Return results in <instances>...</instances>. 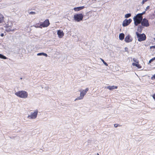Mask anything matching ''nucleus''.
I'll return each mask as SVG.
<instances>
[{"instance_id":"1","label":"nucleus","mask_w":155,"mask_h":155,"mask_svg":"<svg viewBox=\"0 0 155 155\" xmlns=\"http://www.w3.org/2000/svg\"><path fill=\"white\" fill-rule=\"evenodd\" d=\"M15 94L18 97L21 98H25L27 97L28 93L24 91H18L15 93Z\"/></svg>"},{"instance_id":"2","label":"nucleus","mask_w":155,"mask_h":155,"mask_svg":"<svg viewBox=\"0 0 155 155\" xmlns=\"http://www.w3.org/2000/svg\"><path fill=\"white\" fill-rule=\"evenodd\" d=\"M143 17L139 16H137V15L135 16L134 18V24L135 26H137L138 24L141 23Z\"/></svg>"},{"instance_id":"3","label":"nucleus","mask_w":155,"mask_h":155,"mask_svg":"<svg viewBox=\"0 0 155 155\" xmlns=\"http://www.w3.org/2000/svg\"><path fill=\"white\" fill-rule=\"evenodd\" d=\"M83 17V15L82 14L80 13L74 15V18L75 21L79 22L82 20Z\"/></svg>"},{"instance_id":"4","label":"nucleus","mask_w":155,"mask_h":155,"mask_svg":"<svg viewBox=\"0 0 155 155\" xmlns=\"http://www.w3.org/2000/svg\"><path fill=\"white\" fill-rule=\"evenodd\" d=\"M136 34L138 38V40L139 41H141L145 40L146 36L144 34H140L137 32H136Z\"/></svg>"},{"instance_id":"5","label":"nucleus","mask_w":155,"mask_h":155,"mask_svg":"<svg viewBox=\"0 0 155 155\" xmlns=\"http://www.w3.org/2000/svg\"><path fill=\"white\" fill-rule=\"evenodd\" d=\"M38 110H35L34 112H32L30 115L28 116L27 118L30 119H35L38 115Z\"/></svg>"},{"instance_id":"6","label":"nucleus","mask_w":155,"mask_h":155,"mask_svg":"<svg viewBox=\"0 0 155 155\" xmlns=\"http://www.w3.org/2000/svg\"><path fill=\"white\" fill-rule=\"evenodd\" d=\"M80 91V95L79 97H78L74 100L75 101L77 100L82 99L83 98L84 96L86 94V93L84 91V90H81Z\"/></svg>"},{"instance_id":"7","label":"nucleus","mask_w":155,"mask_h":155,"mask_svg":"<svg viewBox=\"0 0 155 155\" xmlns=\"http://www.w3.org/2000/svg\"><path fill=\"white\" fill-rule=\"evenodd\" d=\"M50 24L49 20L48 19L45 20L44 22L40 25L39 27L42 28V27H46L49 26Z\"/></svg>"},{"instance_id":"8","label":"nucleus","mask_w":155,"mask_h":155,"mask_svg":"<svg viewBox=\"0 0 155 155\" xmlns=\"http://www.w3.org/2000/svg\"><path fill=\"white\" fill-rule=\"evenodd\" d=\"M141 23V25L143 26L147 27L149 25L148 21L145 18L142 19Z\"/></svg>"},{"instance_id":"9","label":"nucleus","mask_w":155,"mask_h":155,"mask_svg":"<svg viewBox=\"0 0 155 155\" xmlns=\"http://www.w3.org/2000/svg\"><path fill=\"white\" fill-rule=\"evenodd\" d=\"M132 21L131 19H129L128 20L125 19L123 21L122 25L123 26L125 27L128 25Z\"/></svg>"},{"instance_id":"10","label":"nucleus","mask_w":155,"mask_h":155,"mask_svg":"<svg viewBox=\"0 0 155 155\" xmlns=\"http://www.w3.org/2000/svg\"><path fill=\"white\" fill-rule=\"evenodd\" d=\"M133 40L132 38L130 35L126 36L124 39V41L126 43H130Z\"/></svg>"},{"instance_id":"11","label":"nucleus","mask_w":155,"mask_h":155,"mask_svg":"<svg viewBox=\"0 0 155 155\" xmlns=\"http://www.w3.org/2000/svg\"><path fill=\"white\" fill-rule=\"evenodd\" d=\"M106 88L108 89H109L110 90H112L114 89H117V86H109L107 87H105Z\"/></svg>"},{"instance_id":"12","label":"nucleus","mask_w":155,"mask_h":155,"mask_svg":"<svg viewBox=\"0 0 155 155\" xmlns=\"http://www.w3.org/2000/svg\"><path fill=\"white\" fill-rule=\"evenodd\" d=\"M57 34L58 35L59 37L60 38H62L64 35V33L63 31L60 30L58 31Z\"/></svg>"},{"instance_id":"13","label":"nucleus","mask_w":155,"mask_h":155,"mask_svg":"<svg viewBox=\"0 0 155 155\" xmlns=\"http://www.w3.org/2000/svg\"><path fill=\"white\" fill-rule=\"evenodd\" d=\"M84 8V6H82L81 7H78L74 8V9L75 11H78L81 9H82Z\"/></svg>"},{"instance_id":"14","label":"nucleus","mask_w":155,"mask_h":155,"mask_svg":"<svg viewBox=\"0 0 155 155\" xmlns=\"http://www.w3.org/2000/svg\"><path fill=\"white\" fill-rule=\"evenodd\" d=\"M4 19V16L0 13V24L3 23Z\"/></svg>"},{"instance_id":"15","label":"nucleus","mask_w":155,"mask_h":155,"mask_svg":"<svg viewBox=\"0 0 155 155\" xmlns=\"http://www.w3.org/2000/svg\"><path fill=\"white\" fill-rule=\"evenodd\" d=\"M124 35L123 33H120L119 35V38L121 40H122L124 39Z\"/></svg>"},{"instance_id":"16","label":"nucleus","mask_w":155,"mask_h":155,"mask_svg":"<svg viewBox=\"0 0 155 155\" xmlns=\"http://www.w3.org/2000/svg\"><path fill=\"white\" fill-rule=\"evenodd\" d=\"M37 55L38 56L43 55L45 57H47L48 56V55L46 54L43 52L38 53L37 54Z\"/></svg>"},{"instance_id":"17","label":"nucleus","mask_w":155,"mask_h":155,"mask_svg":"<svg viewBox=\"0 0 155 155\" xmlns=\"http://www.w3.org/2000/svg\"><path fill=\"white\" fill-rule=\"evenodd\" d=\"M12 28H6V31L7 32H10L11 31H13L14 30V29H11Z\"/></svg>"},{"instance_id":"18","label":"nucleus","mask_w":155,"mask_h":155,"mask_svg":"<svg viewBox=\"0 0 155 155\" xmlns=\"http://www.w3.org/2000/svg\"><path fill=\"white\" fill-rule=\"evenodd\" d=\"M0 58L4 59H7V58L5 56L1 54H0Z\"/></svg>"},{"instance_id":"19","label":"nucleus","mask_w":155,"mask_h":155,"mask_svg":"<svg viewBox=\"0 0 155 155\" xmlns=\"http://www.w3.org/2000/svg\"><path fill=\"white\" fill-rule=\"evenodd\" d=\"M142 26L140 25L138 26L137 28V30L140 32H141L142 31Z\"/></svg>"},{"instance_id":"20","label":"nucleus","mask_w":155,"mask_h":155,"mask_svg":"<svg viewBox=\"0 0 155 155\" xmlns=\"http://www.w3.org/2000/svg\"><path fill=\"white\" fill-rule=\"evenodd\" d=\"M132 65L133 66H136V67H137L138 68H141V67H139V66L138 64L136 63H132Z\"/></svg>"},{"instance_id":"21","label":"nucleus","mask_w":155,"mask_h":155,"mask_svg":"<svg viewBox=\"0 0 155 155\" xmlns=\"http://www.w3.org/2000/svg\"><path fill=\"white\" fill-rule=\"evenodd\" d=\"M131 15L130 14H127L125 15V18H128L131 16Z\"/></svg>"},{"instance_id":"22","label":"nucleus","mask_w":155,"mask_h":155,"mask_svg":"<svg viewBox=\"0 0 155 155\" xmlns=\"http://www.w3.org/2000/svg\"><path fill=\"white\" fill-rule=\"evenodd\" d=\"M12 24L11 25H9V24H7L6 25V28H12Z\"/></svg>"},{"instance_id":"23","label":"nucleus","mask_w":155,"mask_h":155,"mask_svg":"<svg viewBox=\"0 0 155 155\" xmlns=\"http://www.w3.org/2000/svg\"><path fill=\"white\" fill-rule=\"evenodd\" d=\"M145 13V11L143 12L142 13H140V14H137V16L139 15L140 16H142V15H143Z\"/></svg>"},{"instance_id":"24","label":"nucleus","mask_w":155,"mask_h":155,"mask_svg":"<svg viewBox=\"0 0 155 155\" xmlns=\"http://www.w3.org/2000/svg\"><path fill=\"white\" fill-rule=\"evenodd\" d=\"M101 60L102 61H103V63L106 65H107V64L102 59H101Z\"/></svg>"},{"instance_id":"25","label":"nucleus","mask_w":155,"mask_h":155,"mask_svg":"<svg viewBox=\"0 0 155 155\" xmlns=\"http://www.w3.org/2000/svg\"><path fill=\"white\" fill-rule=\"evenodd\" d=\"M155 60V57L151 59L149 61V63H150L151 61Z\"/></svg>"},{"instance_id":"26","label":"nucleus","mask_w":155,"mask_h":155,"mask_svg":"<svg viewBox=\"0 0 155 155\" xmlns=\"http://www.w3.org/2000/svg\"><path fill=\"white\" fill-rule=\"evenodd\" d=\"M89 90V88H86L85 90H84V92L86 94L87 92Z\"/></svg>"},{"instance_id":"27","label":"nucleus","mask_w":155,"mask_h":155,"mask_svg":"<svg viewBox=\"0 0 155 155\" xmlns=\"http://www.w3.org/2000/svg\"><path fill=\"white\" fill-rule=\"evenodd\" d=\"M151 79L152 80L155 79V74H154L151 78Z\"/></svg>"},{"instance_id":"28","label":"nucleus","mask_w":155,"mask_h":155,"mask_svg":"<svg viewBox=\"0 0 155 155\" xmlns=\"http://www.w3.org/2000/svg\"><path fill=\"white\" fill-rule=\"evenodd\" d=\"M35 14V12H29V14L34 15V14Z\"/></svg>"},{"instance_id":"29","label":"nucleus","mask_w":155,"mask_h":155,"mask_svg":"<svg viewBox=\"0 0 155 155\" xmlns=\"http://www.w3.org/2000/svg\"><path fill=\"white\" fill-rule=\"evenodd\" d=\"M125 51L128 52V49L127 47H125L124 48Z\"/></svg>"},{"instance_id":"30","label":"nucleus","mask_w":155,"mask_h":155,"mask_svg":"<svg viewBox=\"0 0 155 155\" xmlns=\"http://www.w3.org/2000/svg\"><path fill=\"white\" fill-rule=\"evenodd\" d=\"M147 2V1H146V0H143V1H142V2H141V4H142V5L144 3H145V2Z\"/></svg>"},{"instance_id":"31","label":"nucleus","mask_w":155,"mask_h":155,"mask_svg":"<svg viewBox=\"0 0 155 155\" xmlns=\"http://www.w3.org/2000/svg\"><path fill=\"white\" fill-rule=\"evenodd\" d=\"M150 49L155 48V46H152L150 47Z\"/></svg>"},{"instance_id":"32","label":"nucleus","mask_w":155,"mask_h":155,"mask_svg":"<svg viewBox=\"0 0 155 155\" xmlns=\"http://www.w3.org/2000/svg\"><path fill=\"white\" fill-rule=\"evenodd\" d=\"M118 125L117 124H114V127H117L118 126Z\"/></svg>"},{"instance_id":"33","label":"nucleus","mask_w":155,"mask_h":155,"mask_svg":"<svg viewBox=\"0 0 155 155\" xmlns=\"http://www.w3.org/2000/svg\"><path fill=\"white\" fill-rule=\"evenodd\" d=\"M150 8V6H148L146 8L145 10L147 11V9H149Z\"/></svg>"},{"instance_id":"34","label":"nucleus","mask_w":155,"mask_h":155,"mask_svg":"<svg viewBox=\"0 0 155 155\" xmlns=\"http://www.w3.org/2000/svg\"><path fill=\"white\" fill-rule=\"evenodd\" d=\"M133 60L136 63H138V62H137V60L136 59L134 58H133Z\"/></svg>"},{"instance_id":"35","label":"nucleus","mask_w":155,"mask_h":155,"mask_svg":"<svg viewBox=\"0 0 155 155\" xmlns=\"http://www.w3.org/2000/svg\"><path fill=\"white\" fill-rule=\"evenodd\" d=\"M153 98L155 100V94H154L153 96H152Z\"/></svg>"},{"instance_id":"36","label":"nucleus","mask_w":155,"mask_h":155,"mask_svg":"<svg viewBox=\"0 0 155 155\" xmlns=\"http://www.w3.org/2000/svg\"><path fill=\"white\" fill-rule=\"evenodd\" d=\"M1 36L2 37H3L4 36V34L3 33H2L1 35Z\"/></svg>"},{"instance_id":"37","label":"nucleus","mask_w":155,"mask_h":155,"mask_svg":"<svg viewBox=\"0 0 155 155\" xmlns=\"http://www.w3.org/2000/svg\"><path fill=\"white\" fill-rule=\"evenodd\" d=\"M20 79H21H21H22V78H20Z\"/></svg>"},{"instance_id":"38","label":"nucleus","mask_w":155,"mask_h":155,"mask_svg":"<svg viewBox=\"0 0 155 155\" xmlns=\"http://www.w3.org/2000/svg\"><path fill=\"white\" fill-rule=\"evenodd\" d=\"M154 40L155 41V38H154Z\"/></svg>"},{"instance_id":"39","label":"nucleus","mask_w":155,"mask_h":155,"mask_svg":"<svg viewBox=\"0 0 155 155\" xmlns=\"http://www.w3.org/2000/svg\"><path fill=\"white\" fill-rule=\"evenodd\" d=\"M97 155H99L98 153H97Z\"/></svg>"}]
</instances>
